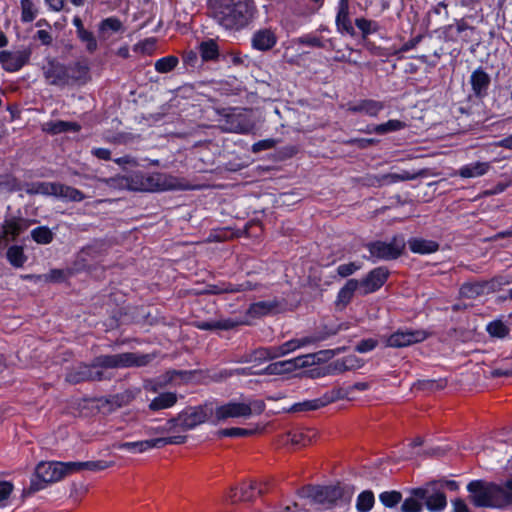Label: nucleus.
<instances>
[{
    "label": "nucleus",
    "instance_id": "obj_49",
    "mask_svg": "<svg viewBox=\"0 0 512 512\" xmlns=\"http://www.w3.org/2000/svg\"><path fill=\"white\" fill-rule=\"evenodd\" d=\"M256 430L244 429V428H225L217 432L218 436L221 437H248L253 435Z\"/></svg>",
    "mask_w": 512,
    "mask_h": 512
},
{
    "label": "nucleus",
    "instance_id": "obj_51",
    "mask_svg": "<svg viewBox=\"0 0 512 512\" xmlns=\"http://www.w3.org/2000/svg\"><path fill=\"white\" fill-rule=\"evenodd\" d=\"M405 127V123L400 120H389L386 123L376 125L373 132L377 134H386L388 132L397 131Z\"/></svg>",
    "mask_w": 512,
    "mask_h": 512
},
{
    "label": "nucleus",
    "instance_id": "obj_30",
    "mask_svg": "<svg viewBox=\"0 0 512 512\" xmlns=\"http://www.w3.org/2000/svg\"><path fill=\"white\" fill-rule=\"evenodd\" d=\"M490 169L488 162H476L470 165L463 166L459 170V175L463 178L479 177L486 174Z\"/></svg>",
    "mask_w": 512,
    "mask_h": 512
},
{
    "label": "nucleus",
    "instance_id": "obj_18",
    "mask_svg": "<svg viewBox=\"0 0 512 512\" xmlns=\"http://www.w3.org/2000/svg\"><path fill=\"white\" fill-rule=\"evenodd\" d=\"M60 462H41L36 467V476L44 483H53L62 479Z\"/></svg>",
    "mask_w": 512,
    "mask_h": 512
},
{
    "label": "nucleus",
    "instance_id": "obj_35",
    "mask_svg": "<svg viewBox=\"0 0 512 512\" xmlns=\"http://www.w3.org/2000/svg\"><path fill=\"white\" fill-rule=\"evenodd\" d=\"M409 247L414 253L428 254L436 252L439 245L431 240L413 238L409 240Z\"/></svg>",
    "mask_w": 512,
    "mask_h": 512
},
{
    "label": "nucleus",
    "instance_id": "obj_39",
    "mask_svg": "<svg viewBox=\"0 0 512 512\" xmlns=\"http://www.w3.org/2000/svg\"><path fill=\"white\" fill-rule=\"evenodd\" d=\"M45 130L52 134H59L67 131L78 132L80 130V125L76 122L56 121L47 123Z\"/></svg>",
    "mask_w": 512,
    "mask_h": 512
},
{
    "label": "nucleus",
    "instance_id": "obj_3",
    "mask_svg": "<svg viewBox=\"0 0 512 512\" xmlns=\"http://www.w3.org/2000/svg\"><path fill=\"white\" fill-rule=\"evenodd\" d=\"M128 190L135 192H158L166 190H195L199 186L191 185L183 178L163 173L144 174L141 172L127 176Z\"/></svg>",
    "mask_w": 512,
    "mask_h": 512
},
{
    "label": "nucleus",
    "instance_id": "obj_52",
    "mask_svg": "<svg viewBox=\"0 0 512 512\" xmlns=\"http://www.w3.org/2000/svg\"><path fill=\"white\" fill-rule=\"evenodd\" d=\"M487 331L492 337L503 338L509 334V328L501 321L495 320L487 325Z\"/></svg>",
    "mask_w": 512,
    "mask_h": 512
},
{
    "label": "nucleus",
    "instance_id": "obj_33",
    "mask_svg": "<svg viewBox=\"0 0 512 512\" xmlns=\"http://www.w3.org/2000/svg\"><path fill=\"white\" fill-rule=\"evenodd\" d=\"M425 170H421L417 173H409L408 171H403L402 173H387L384 175H381V180L383 182V186L385 185H391L397 182L401 181H408V180H414L419 176H424Z\"/></svg>",
    "mask_w": 512,
    "mask_h": 512
},
{
    "label": "nucleus",
    "instance_id": "obj_11",
    "mask_svg": "<svg viewBox=\"0 0 512 512\" xmlns=\"http://www.w3.org/2000/svg\"><path fill=\"white\" fill-rule=\"evenodd\" d=\"M412 493L424 501L429 511H441L447 505L444 491L437 488L435 484H428L422 488L412 489Z\"/></svg>",
    "mask_w": 512,
    "mask_h": 512
},
{
    "label": "nucleus",
    "instance_id": "obj_47",
    "mask_svg": "<svg viewBox=\"0 0 512 512\" xmlns=\"http://www.w3.org/2000/svg\"><path fill=\"white\" fill-rule=\"evenodd\" d=\"M178 62L176 56H167L156 61L155 69L159 73H168L177 66Z\"/></svg>",
    "mask_w": 512,
    "mask_h": 512
},
{
    "label": "nucleus",
    "instance_id": "obj_26",
    "mask_svg": "<svg viewBox=\"0 0 512 512\" xmlns=\"http://www.w3.org/2000/svg\"><path fill=\"white\" fill-rule=\"evenodd\" d=\"M55 193L52 196L64 198L74 202H80L85 198V195L78 189L55 182Z\"/></svg>",
    "mask_w": 512,
    "mask_h": 512
},
{
    "label": "nucleus",
    "instance_id": "obj_17",
    "mask_svg": "<svg viewBox=\"0 0 512 512\" xmlns=\"http://www.w3.org/2000/svg\"><path fill=\"white\" fill-rule=\"evenodd\" d=\"M60 470L62 478L66 475L81 472L83 470L101 471L112 467L114 462H107L103 460L86 461V462H60Z\"/></svg>",
    "mask_w": 512,
    "mask_h": 512
},
{
    "label": "nucleus",
    "instance_id": "obj_16",
    "mask_svg": "<svg viewBox=\"0 0 512 512\" xmlns=\"http://www.w3.org/2000/svg\"><path fill=\"white\" fill-rule=\"evenodd\" d=\"M388 270L383 267L373 269L368 275L359 281V293L367 295L375 292L383 286L388 277Z\"/></svg>",
    "mask_w": 512,
    "mask_h": 512
},
{
    "label": "nucleus",
    "instance_id": "obj_28",
    "mask_svg": "<svg viewBox=\"0 0 512 512\" xmlns=\"http://www.w3.org/2000/svg\"><path fill=\"white\" fill-rule=\"evenodd\" d=\"M238 325L231 319H220L213 321H197L195 326L201 330H230Z\"/></svg>",
    "mask_w": 512,
    "mask_h": 512
},
{
    "label": "nucleus",
    "instance_id": "obj_32",
    "mask_svg": "<svg viewBox=\"0 0 512 512\" xmlns=\"http://www.w3.org/2000/svg\"><path fill=\"white\" fill-rule=\"evenodd\" d=\"M336 23L339 29L346 31L349 34L354 33L353 26L349 20L348 0H340Z\"/></svg>",
    "mask_w": 512,
    "mask_h": 512
},
{
    "label": "nucleus",
    "instance_id": "obj_5",
    "mask_svg": "<svg viewBox=\"0 0 512 512\" xmlns=\"http://www.w3.org/2000/svg\"><path fill=\"white\" fill-rule=\"evenodd\" d=\"M297 494L302 498L311 499L315 504L324 505L328 508L335 506L339 500H344L349 503L352 495L353 488L341 485H306L301 487Z\"/></svg>",
    "mask_w": 512,
    "mask_h": 512
},
{
    "label": "nucleus",
    "instance_id": "obj_23",
    "mask_svg": "<svg viewBox=\"0 0 512 512\" xmlns=\"http://www.w3.org/2000/svg\"><path fill=\"white\" fill-rule=\"evenodd\" d=\"M348 329V325L345 323L336 325V326H327L324 325L318 331H316L313 335L307 336L303 338V343H316L319 341H323L331 336L336 335L341 330Z\"/></svg>",
    "mask_w": 512,
    "mask_h": 512
},
{
    "label": "nucleus",
    "instance_id": "obj_21",
    "mask_svg": "<svg viewBox=\"0 0 512 512\" xmlns=\"http://www.w3.org/2000/svg\"><path fill=\"white\" fill-rule=\"evenodd\" d=\"M139 392V389H127L121 393L112 395L108 398L101 400L102 407H104L105 405L109 406V411L121 408L131 403Z\"/></svg>",
    "mask_w": 512,
    "mask_h": 512
},
{
    "label": "nucleus",
    "instance_id": "obj_53",
    "mask_svg": "<svg viewBox=\"0 0 512 512\" xmlns=\"http://www.w3.org/2000/svg\"><path fill=\"white\" fill-rule=\"evenodd\" d=\"M34 241L39 244H48L53 239V233L47 227H38L31 232Z\"/></svg>",
    "mask_w": 512,
    "mask_h": 512
},
{
    "label": "nucleus",
    "instance_id": "obj_9",
    "mask_svg": "<svg viewBox=\"0 0 512 512\" xmlns=\"http://www.w3.org/2000/svg\"><path fill=\"white\" fill-rule=\"evenodd\" d=\"M187 440L186 435H172L168 437H159L155 439L136 441V442H125V443H115L113 445L116 449H127L133 452L143 453L152 448H159L168 444H183Z\"/></svg>",
    "mask_w": 512,
    "mask_h": 512
},
{
    "label": "nucleus",
    "instance_id": "obj_4",
    "mask_svg": "<svg viewBox=\"0 0 512 512\" xmlns=\"http://www.w3.org/2000/svg\"><path fill=\"white\" fill-rule=\"evenodd\" d=\"M214 18L227 29H240L246 26L253 16L250 0H215Z\"/></svg>",
    "mask_w": 512,
    "mask_h": 512
},
{
    "label": "nucleus",
    "instance_id": "obj_41",
    "mask_svg": "<svg viewBox=\"0 0 512 512\" xmlns=\"http://www.w3.org/2000/svg\"><path fill=\"white\" fill-rule=\"evenodd\" d=\"M6 255L10 264L17 268L22 267L27 259L20 246H11Z\"/></svg>",
    "mask_w": 512,
    "mask_h": 512
},
{
    "label": "nucleus",
    "instance_id": "obj_24",
    "mask_svg": "<svg viewBox=\"0 0 512 512\" xmlns=\"http://www.w3.org/2000/svg\"><path fill=\"white\" fill-rule=\"evenodd\" d=\"M383 104L379 101L366 99L349 105L348 111L353 113H365L369 116H376L382 109Z\"/></svg>",
    "mask_w": 512,
    "mask_h": 512
},
{
    "label": "nucleus",
    "instance_id": "obj_14",
    "mask_svg": "<svg viewBox=\"0 0 512 512\" xmlns=\"http://www.w3.org/2000/svg\"><path fill=\"white\" fill-rule=\"evenodd\" d=\"M313 354L303 355L294 359L279 361L268 365L263 373L267 375H277L285 372H292L297 368H304L314 363Z\"/></svg>",
    "mask_w": 512,
    "mask_h": 512
},
{
    "label": "nucleus",
    "instance_id": "obj_27",
    "mask_svg": "<svg viewBox=\"0 0 512 512\" xmlns=\"http://www.w3.org/2000/svg\"><path fill=\"white\" fill-rule=\"evenodd\" d=\"M178 397L176 393L165 392L155 397L149 404L151 411H159L173 407L177 403Z\"/></svg>",
    "mask_w": 512,
    "mask_h": 512
},
{
    "label": "nucleus",
    "instance_id": "obj_57",
    "mask_svg": "<svg viewBox=\"0 0 512 512\" xmlns=\"http://www.w3.org/2000/svg\"><path fill=\"white\" fill-rule=\"evenodd\" d=\"M21 189H23V186L14 177H6L3 181H0V190L13 192Z\"/></svg>",
    "mask_w": 512,
    "mask_h": 512
},
{
    "label": "nucleus",
    "instance_id": "obj_8",
    "mask_svg": "<svg viewBox=\"0 0 512 512\" xmlns=\"http://www.w3.org/2000/svg\"><path fill=\"white\" fill-rule=\"evenodd\" d=\"M406 243L403 237L395 236L391 242L374 241L366 245L371 257L381 260H393L398 258L405 249Z\"/></svg>",
    "mask_w": 512,
    "mask_h": 512
},
{
    "label": "nucleus",
    "instance_id": "obj_62",
    "mask_svg": "<svg viewBox=\"0 0 512 512\" xmlns=\"http://www.w3.org/2000/svg\"><path fill=\"white\" fill-rule=\"evenodd\" d=\"M377 344H378V342L375 339H372V338L364 339V340H361L357 344L355 350L359 353H365V352L373 350L377 346Z\"/></svg>",
    "mask_w": 512,
    "mask_h": 512
},
{
    "label": "nucleus",
    "instance_id": "obj_29",
    "mask_svg": "<svg viewBox=\"0 0 512 512\" xmlns=\"http://www.w3.org/2000/svg\"><path fill=\"white\" fill-rule=\"evenodd\" d=\"M356 291L359 292V281L356 279L348 280L338 293L337 305L345 307L351 301Z\"/></svg>",
    "mask_w": 512,
    "mask_h": 512
},
{
    "label": "nucleus",
    "instance_id": "obj_19",
    "mask_svg": "<svg viewBox=\"0 0 512 512\" xmlns=\"http://www.w3.org/2000/svg\"><path fill=\"white\" fill-rule=\"evenodd\" d=\"M68 86L84 85L90 80L89 66L84 62H75L67 66Z\"/></svg>",
    "mask_w": 512,
    "mask_h": 512
},
{
    "label": "nucleus",
    "instance_id": "obj_55",
    "mask_svg": "<svg viewBox=\"0 0 512 512\" xmlns=\"http://www.w3.org/2000/svg\"><path fill=\"white\" fill-rule=\"evenodd\" d=\"M78 37L81 39L83 43L86 45V49L89 52H94L97 49V42L93 34L84 28H81L80 31H77Z\"/></svg>",
    "mask_w": 512,
    "mask_h": 512
},
{
    "label": "nucleus",
    "instance_id": "obj_58",
    "mask_svg": "<svg viewBox=\"0 0 512 512\" xmlns=\"http://www.w3.org/2000/svg\"><path fill=\"white\" fill-rule=\"evenodd\" d=\"M338 365H344V369L354 370L362 367L363 362L355 355H349L341 359Z\"/></svg>",
    "mask_w": 512,
    "mask_h": 512
},
{
    "label": "nucleus",
    "instance_id": "obj_43",
    "mask_svg": "<svg viewBox=\"0 0 512 512\" xmlns=\"http://www.w3.org/2000/svg\"><path fill=\"white\" fill-rule=\"evenodd\" d=\"M313 436L308 435L302 431H294L289 432L284 439L285 443H290L292 445H302L306 446L311 442Z\"/></svg>",
    "mask_w": 512,
    "mask_h": 512
},
{
    "label": "nucleus",
    "instance_id": "obj_44",
    "mask_svg": "<svg viewBox=\"0 0 512 512\" xmlns=\"http://www.w3.org/2000/svg\"><path fill=\"white\" fill-rule=\"evenodd\" d=\"M200 54H201V57L203 58V60L205 61H208V60H214L218 57V47H217V44L210 40V41H206V42H202L200 44Z\"/></svg>",
    "mask_w": 512,
    "mask_h": 512
},
{
    "label": "nucleus",
    "instance_id": "obj_13",
    "mask_svg": "<svg viewBox=\"0 0 512 512\" xmlns=\"http://www.w3.org/2000/svg\"><path fill=\"white\" fill-rule=\"evenodd\" d=\"M429 337L425 330H398L385 338V344L392 348H403L423 342Z\"/></svg>",
    "mask_w": 512,
    "mask_h": 512
},
{
    "label": "nucleus",
    "instance_id": "obj_37",
    "mask_svg": "<svg viewBox=\"0 0 512 512\" xmlns=\"http://www.w3.org/2000/svg\"><path fill=\"white\" fill-rule=\"evenodd\" d=\"M278 306L279 302L277 300L260 301L250 305L248 312L252 316L260 317L273 312Z\"/></svg>",
    "mask_w": 512,
    "mask_h": 512
},
{
    "label": "nucleus",
    "instance_id": "obj_56",
    "mask_svg": "<svg viewBox=\"0 0 512 512\" xmlns=\"http://www.w3.org/2000/svg\"><path fill=\"white\" fill-rule=\"evenodd\" d=\"M21 9H22V20L24 22H31L34 20L36 16V11L34 9V5L30 0H22L21 1Z\"/></svg>",
    "mask_w": 512,
    "mask_h": 512
},
{
    "label": "nucleus",
    "instance_id": "obj_50",
    "mask_svg": "<svg viewBox=\"0 0 512 512\" xmlns=\"http://www.w3.org/2000/svg\"><path fill=\"white\" fill-rule=\"evenodd\" d=\"M381 503L389 508L395 507L402 500V494L398 491H386L379 495Z\"/></svg>",
    "mask_w": 512,
    "mask_h": 512
},
{
    "label": "nucleus",
    "instance_id": "obj_40",
    "mask_svg": "<svg viewBox=\"0 0 512 512\" xmlns=\"http://www.w3.org/2000/svg\"><path fill=\"white\" fill-rule=\"evenodd\" d=\"M350 395H351V389L337 387V388H334L331 391L325 393L321 397V399H322L323 405L326 406V405L333 403L340 399H350Z\"/></svg>",
    "mask_w": 512,
    "mask_h": 512
},
{
    "label": "nucleus",
    "instance_id": "obj_38",
    "mask_svg": "<svg viewBox=\"0 0 512 512\" xmlns=\"http://www.w3.org/2000/svg\"><path fill=\"white\" fill-rule=\"evenodd\" d=\"M22 231V226L20 221L12 219L6 220L3 224V231L0 235V241L4 240L6 242L14 240Z\"/></svg>",
    "mask_w": 512,
    "mask_h": 512
},
{
    "label": "nucleus",
    "instance_id": "obj_45",
    "mask_svg": "<svg viewBox=\"0 0 512 512\" xmlns=\"http://www.w3.org/2000/svg\"><path fill=\"white\" fill-rule=\"evenodd\" d=\"M324 407L321 397L314 400H307L304 402L296 403L291 408V412L312 411Z\"/></svg>",
    "mask_w": 512,
    "mask_h": 512
},
{
    "label": "nucleus",
    "instance_id": "obj_20",
    "mask_svg": "<svg viewBox=\"0 0 512 512\" xmlns=\"http://www.w3.org/2000/svg\"><path fill=\"white\" fill-rule=\"evenodd\" d=\"M258 288V284L251 281H245L240 284L233 285L231 283H222L221 285H209L203 292L204 294H222L251 291Z\"/></svg>",
    "mask_w": 512,
    "mask_h": 512
},
{
    "label": "nucleus",
    "instance_id": "obj_31",
    "mask_svg": "<svg viewBox=\"0 0 512 512\" xmlns=\"http://www.w3.org/2000/svg\"><path fill=\"white\" fill-rule=\"evenodd\" d=\"M122 28V23L117 18H107L100 24L99 37L106 40L112 35L122 31Z\"/></svg>",
    "mask_w": 512,
    "mask_h": 512
},
{
    "label": "nucleus",
    "instance_id": "obj_63",
    "mask_svg": "<svg viewBox=\"0 0 512 512\" xmlns=\"http://www.w3.org/2000/svg\"><path fill=\"white\" fill-rule=\"evenodd\" d=\"M276 143L277 142L274 139L261 140L253 144L252 151L257 153L263 150L272 149L276 146Z\"/></svg>",
    "mask_w": 512,
    "mask_h": 512
},
{
    "label": "nucleus",
    "instance_id": "obj_34",
    "mask_svg": "<svg viewBox=\"0 0 512 512\" xmlns=\"http://www.w3.org/2000/svg\"><path fill=\"white\" fill-rule=\"evenodd\" d=\"M54 187L55 182H32L23 186L29 195H52L55 193Z\"/></svg>",
    "mask_w": 512,
    "mask_h": 512
},
{
    "label": "nucleus",
    "instance_id": "obj_61",
    "mask_svg": "<svg viewBox=\"0 0 512 512\" xmlns=\"http://www.w3.org/2000/svg\"><path fill=\"white\" fill-rule=\"evenodd\" d=\"M253 357H254V360L265 361V360H271V359L277 358V354H276L275 349L271 350V349L261 348V349L254 351Z\"/></svg>",
    "mask_w": 512,
    "mask_h": 512
},
{
    "label": "nucleus",
    "instance_id": "obj_25",
    "mask_svg": "<svg viewBox=\"0 0 512 512\" xmlns=\"http://www.w3.org/2000/svg\"><path fill=\"white\" fill-rule=\"evenodd\" d=\"M145 432L148 435H164L178 433L179 431L175 418L173 417L163 424H159L157 420L152 421L151 424L145 426Z\"/></svg>",
    "mask_w": 512,
    "mask_h": 512
},
{
    "label": "nucleus",
    "instance_id": "obj_2",
    "mask_svg": "<svg viewBox=\"0 0 512 512\" xmlns=\"http://www.w3.org/2000/svg\"><path fill=\"white\" fill-rule=\"evenodd\" d=\"M469 500L476 507L512 508V477L501 483L473 480L467 485Z\"/></svg>",
    "mask_w": 512,
    "mask_h": 512
},
{
    "label": "nucleus",
    "instance_id": "obj_1",
    "mask_svg": "<svg viewBox=\"0 0 512 512\" xmlns=\"http://www.w3.org/2000/svg\"><path fill=\"white\" fill-rule=\"evenodd\" d=\"M153 359V354H138L133 352L100 355L93 360L91 365L80 363L71 367L65 379L71 384H78L84 381H101L104 379V372L98 368L141 367L147 365Z\"/></svg>",
    "mask_w": 512,
    "mask_h": 512
},
{
    "label": "nucleus",
    "instance_id": "obj_6",
    "mask_svg": "<svg viewBox=\"0 0 512 512\" xmlns=\"http://www.w3.org/2000/svg\"><path fill=\"white\" fill-rule=\"evenodd\" d=\"M264 410L263 400H252L247 403L231 401L216 407L213 415L215 422H222L228 418H248L252 414H261Z\"/></svg>",
    "mask_w": 512,
    "mask_h": 512
},
{
    "label": "nucleus",
    "instance_id": "obj_15",
    "mask_svg": "<svg viewBox=\"0 0 512 512\" xmlns=\"http://www.w3.org/2000/svg\"><path fill=\"white\" fill-rule=\"evenodd\" d=\"M43 75L49 85L64 88L68 86L67 66L55 59H50L42 67Z\"/></svg>",
    "mask_w": 512,
    "mask_h": 512
},
{
    "label": "nucleus",
    "instance_id": "obj_59",
    "mask_svg": "<svg viewBox=\"0 0 512 512\" xmlns=\"http://www.w3.org/2000/svg\"><path fill=\"white\" fill-rule=\"evenodd\" d=\"M42 277L46 282H62L67 278V274L64 270L52 269Z\"/></svg>",
    "mask_w": 512,
    "mask_h": 512
},
{
    "label": "nucleus",
    "instance_id": "obj_7",
    "mask_svg": "<svg viewBox=\"0 0 512 512\" xmlns=\"http://www.w3.org/2000/svg\"><path fill=\"white\" fill-rule=\"evenodd\" d=\"M213 415V408L209 405L187 408L180 412L175 418L179 432H185L206 422Z\"/></svg>",
    "mask_w": 512,
    "mask_h": 512
},
{
    "label": "nucleus",
    "instance_id": "obj_60",
    "mask_svg": "<svg viewBox=\"0 0 512 512\" xmlns=\"http://www.w3.org/2000/svg\"><path fill=\"white\" fill-rule=\"evenodd\" d=\"M246 374V370L245 369H236V370H222L218 373H214L212 376H211V379L213 381H216V382H219V381H222V380H225L233 375H244Z\"/></svg>",
    "mask_w": 512,
    "mask_h": 512
},
{
    "label": "nucleus",
    "instance_id": "obj_54",
    "mask_svg": "<svg viewBox=\"0 0 512 512\" xmlns=\"http://www.w3.org/2000/svg\"><path fill=\"white\" fill-rule=\"evenodd\" d=\"M308 344L309 343H303V338L300 340L295 339V340L285 342L281 346L275 348V351H276L277 357H279V356H283L291 351H294L295 349H297L301 346H305Z\"/></svg>",
    "mask_w": 512,
    "mask_h": 512
},
{
    "label": "nucleus",
    "instance_id": "obj_64",
    "mask_svg": "<svg viewBox=\"0 0 512 512\" xmlns=\"http://www.w3.org/2000/svg\"><path fill=\"white\" fill-rule=\"evenodd\" d=\"M359 267L354 263L342 264L337 268V272L341 277H347L353 274Z\"/></svg>",
    "mask_w": 512,
    "mask_h": 512
},
{
    "label": "nucleus",
    "instance_id": "obj_12",
    "mask_svg": "<svg viewBox=\"0 0 512 512\" xmlns=\"http://www.w3.org/2000/svg\"><path fill=\"white\" fill-rule=\"evenodd\" d=\"M505 284H508V281L502 277H495L489 281L465 283L460 288V294L464 298L474 299L483 294L495 292Z\"/></svg>",
    "mask_w": 512,
    "mask_h": 512
},
{
    "label": "nucleus",
    "instance_id": "obj_46",
    "mask_svg": "<svg viewBox=\"0 0 512 512\" xmlns=\"http://www.w3.org/2000/svg\"><path fill=\"white\" fill-rule=\"evenodd\" d=\"M423 508L422 499L411 492L401 505L402 512H421Z\"/></svg>",
    "mask_w": 512,
    "mask_h": 512
},
{
    "label": "nucleus",
    "instance_id": "obj_10",
    "mask_svg": "<svg viewBox=\"0 0 512 512\" xmlns=\"http://www.w3.org/2000/svg\"><path fill=\"white\" fill-rule=\"evenodd\" d=\"M32 50L30 47H19L0 51V64L7 72H17L30 61Z\"/></svg>",
    "mask_w": 512,
    "mask_h": 512
},
{
    "label": "nucleus",
    "instance_id": "obj_22",
    "mask_svg": "<svg viewBox=\"0 0 512 512\" xmlns=\"http://www.w3.org/2000/svg\"><path fill=\"white\" fill-rule=\"evenodd\" d=\"M276 40V35L271 29H260L252 37V46L259 51H267L276 44Z\"/></svg>",
    "mask_w": 512,
    "mask_h": 512
},
{
    "label": "nucleus",
    "instance_id": "obj_36",
    "mask_svg": "<svg viewBox=\"0 0 512 512\" xmlns=\"http://www.w3.org/2000/svg\"><path fill=\"white\" fill-rule=\"evenodd\" d=\"M490 83L489 75L482 69H477L471 75L472 89L476 95H481L485 91Z\"/></svg>",
    "mask_w": 512,
    "mask_h": 512
},
{
    "label": "nucleus",
    "instance_id": "obj_48",
    "mask_svg": "<svg viewBox=\"0 0 512 512\" xmlns=\"http://www.w3.org/2000/svg\"><path fill=\"white\" fill-rule=\"evenodd\" d=\"M99 182L104 183L106 186L112 189L124 190L129 187L127 182V176H115L112 178H98Z\"/></svg>",
    "mask_w": 512,
    "mask_h": 512
},
{
    "label": "nucleus",
    "instance_id": "obj_42",
    "mask_svg": "<svg viewBox=\"0 0 512 512\" xmlns=\"http://www.w3.org/2000/svg\"><path fill=\"white\" fill-rule=\"evenodd\" d=\"M375 499L370 490L363 491L357 498L356 508L359 512H367L372 509Z\"/></svg>",
    "mask_w": 512,
    "mask_h": 512
}]
</instances>
